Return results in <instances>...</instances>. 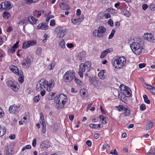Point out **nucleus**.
<instances>
[{
	"label": "nucleus",
	"instance_id": "5fc2aeb1",
	"mask_svg": "<svg viewBox=\"0 0 155 155\" xmlns=\"http://www.w3.org/2000/svg\"><path fill=\"white\" fill-rule=\"evenodd\" d=\"M104 16L107 19L110 18L111 17L109 13H106L104 15Z\"/></svg>",
	"mask_w": 155,
	"mask_h": 155
},
{
	"label": "nucleus",
	"instance_id": "6e6d98bb",
	"mask_svg": "<svg viewBox=\"0 0 155 155\" xmlns=\"http://www.w3.org/2000/svg\"><path fill=\"white\" fill-rule=\"evenodd\" d=\"M125 108V107L123 106L119 105L118 107V109L119 111H121L123 110H124Z\"/></svg>",
	"mask_w": 155,
	"mask_h": 155
},
{
	"label": "nucleus",
	"instance_id": "4be33fe9",
	"mask_svg": "<svg viewBox=\"0 0 155 155\" xmlns=\"http://www.w3.org/2000/svg\"><path fill=\"white\" fill-rule=\"evenodd\" d=\"M105 73V70H101L98 74V77L101 80H104L105 79V77L104 74Z\"/></svg>",
	"mask_w": 155,
	"mask_h": 155
},
{
	"label": "nucleus",
	"instance_id": "a18cd8bd",
	"mask_svg": "<svg viewBox=\"0 0 155 155\" xmlns=\"http://www.w3.org/2000/svg\"><path fill=\"white\" fill-rule=\"evenodd\" d=\"M108 24L111 27L113 26L114 23L113 20L111 19H109L108 21Z\"/></svg>",
	"mask_w": 155,
	"mask_h": 155
},
{
	"label": "nucleus",
	"instance_id": "864d4df0",
	"mask_svg": "<svg viewBox=\"0 0 155 155\" xmlns=\"http://www.w3.org/2000/svg\"><path fill=\"white\" fill-rule=\"evenodd\" d=\"M110 153L111 154H114L115 155H118V153L117 152H116V150L115 149L113 151V150H111L110 152Z\"/></svg>",
	"mask_w": 155,
	"mask_h": 155
},
{
	"label": "nucleus",
	"instance_id": "423d86ee",
	"mask_svg": "<svg viewBox=\"0 0 155 155\" xmlns=\"http://www.w3.org/2000/svg\"><path fill=\"white\" fill-rule=\"evenodd\" d=\"M91 63L89 61H87L84 63H81L79 65V70L78 73L81 78L83 77V73L86 70L89 68L91 67Z\"/></svg>",
	"mask_w": 155,
	"mask_h": 155
},
{
	"label": "nucleus",
	"instance_id": "f704fd0d",
	"mask_svg": "<svg viewBox=\"0 0 155 155\" xmlns=\"http://www.w3.org/2000/svg\"><path fill=\"white\" fill-rule=\"evenodd\" d=\"M41 99V96L39 94L35 96L33 99V101L35 103L38 102Z\"/></svg>",
	"mask_w": 155,
	"mask_h": 155
},
{
	"label": "nucleus",
	"instance_id": "f257e3e1",
	"mask_svg": "<svg viewBox=\"0 0 155 155\" xmlns=\"http://www.w3.org/2000/svg\"><path fill=\"white\" fill-rule=\"evenodd\" d=\"M54 84L53 80H51L48 82L44 79H42L37 83L36 89V91H39L46 88L47 91L50 92L52 89Z\"/></svg>",
	"mask_w": 155,
	"mask_h": 155
},
{
	"label": "nucleus",
	"instance_id": "4c0bfd02",
	"mask_svg": "<svg viewBox=\"0 0 155 155\" xmlns=\"http://www.w3.org/2000/svg\"><path fill=\"white\" fill-rule=\"evenodd\" d=\"M143 97L144 98V102L147 104H150V101L148 99L147 97V95L145 94L143 95Z\"/></svg>",
	"mask_w": 155,
	"mask_h": 155
},
{
	"label": "nucleus",
	"instance_id": "9d476101",
	"mask_svg": "<svg viewBox=\"0 0 155 155\" xmlns=\"http://www.w3.org/2000/svg\"><path fill=\"white\" fill-rule=\"evenodd\" d=\"M124 89L122 90V94H124L125 96L129 97L131 95V91L129 87L127 86H124Z\"/></svg>",
	"mask_w": 155,
	"mask_h": 155
},
{
	"label": "nucleus",
	"instance_id": "9b49d317",
	"mask_svg": "<svg viewBox=\"0 0 155 155\" xmlns=\"http://www.w3.org/2000/svg\"><path fill=\"white\" fill-rule=\"evenodd\" d=\"M40 123L42 125V132L43 133H45L46 132V126L44 121V115L43 113L42 112L40 114Z\"/></svg>",
	"mask_w": 155,
	"mask_h": 155
},
{
	"label": "nucleus",
	"instance_id": "6ab92c4d",
	"mask_svg": "<svg viewBox=\"0 0 155 155\" xmlns=\"http://www.w3.org/2000/svg\"><path fill=\"white\" fill-rule=\"evenodd\" d=\"M49 27L46 23H41L40 24L37 26L38 29L46 30L48 29Z\"/></svg>",
	"mask_w": 155,
	"mask_h": 155
},
{
	"label": "nucleus",
	"instance_id": "20e7f679",
	"mask_svg": "<svg viewBox=\"0 0 155 155\" xmlns=\"http://www.w3.org/2000/svg\"><path fill=\"white\" fill-rule=\"evenodd\" d=\"M106 29L103 26H100L97 29L94 31L93 34L95 37L101 38L106 34Z\"/></svg>",
	"mask_w": 155,
	"mask_h": 155
},
{
	"label": "nucleus",
	"instance_id": "bf43d9fd",
	"mask_svg": "<svg viewBox=\"0 0 155 155\" xmlns=\"http://www.w3.org/2000/svg\"><path fill=\"white\" fill-rule=\"evenodd\" d=\"M66 45L69 48H71L74 47L73 44L72 43H68Z\"/></svg>",
	"mask_w": 155,
	"mask_h": 155
},
{
	"label": "nucleus",
	"instance_id": "412c9836",
	"mask_svg": "<svg viewBox=\"0 0 155 155\" xmlns=\"http://www.w3.org/2000/svg\"><path fill=\"white\" fill-rule=\"evenodd\" d=\"M10 68L13 73L17 75H19L20 73H22L21 72H19L18 68L15 65L10 67Z\"/></svg>",
	"mask_w": 155,
	"mask_h": 155
},
{
	"label": "nucleus",
	"instance_id": "aec40b11",
	"mask_svg": "<svg viewBox=\"0 0 155 155\" xmlns=\"http://www.w3.org/2000/svg\"><path fill=\"white\" fill-rule=\"evenodd\" d=\"M28 20L30 23L32 25L35 24L38 20L32 16H29L28 18Z\"/></svg>",
	"mask_w": 155,
	"mask_h": 155
},
{
	"label": "nucleus",
	"instance_id": "338daca9",
	"mask_svg": "<svg viewBox=\"0 0 155 155\" xmlns=\"http://www.w3.org/2000/svg\"><path fill=\"white\" fill-rule=\"evenodd\" d=\"M115 25L116 28H118L120 26V23L118 21H116L115 22Z\"/></svg>",
	"mask_w": 155,
	"mask_h": 155
},
{
	"label": "nucleus",
	"instance_id": "a211bd4d",
	"mask_svg": "<svg viewBox=\"0 0 155 155\" xmlns=\"http://www.w3.org/2000/svg\"><path fill=\"white\" fill-rule=\"evenodd\" d=\"M113 51V49L112 48H110L107 50H104V51L102 52L100 56L101 58H104L107 54L109 53L112 52Z\"/></svg>",
	"mask_w": 155,
	"mask_h": 155
},
{
	"label": "nucleus",
	"instance_id": "dca6fc26",
	"mask_svg": "<svg viewBox=\"0 0 155 155\" xmlns=\"http://www.w3.org/2000/svg\"><path fill=\"white\" fill-rule=\"evenodd\" d=\"M3 9L8 10L12 8L11 2L9 1L5 2L2 3Z\"/></svg>",
	"mask_w": 155,
	"mask_h": 155
},
{
	"label": "nucleus",
	"instance_id": "ddd939ff",
	"mask_svg": "<svg viewBox=\"0 0 155 155\" xmlns=\"http://www.w3.org/2000/svg\"><path fill=\"white\" fill-rule=\"evenodd\" d=\"M58 98H59L60 101H61L62 104L61 106L63 107L66 102L67 101V96L64 94H61L58 96Z\"/></svg>",
	"mask_w": 155,
	"mask_h": 155
},
{
	"label": "nucleus",
	"instance_id": "680f3d73",
	"mask_svg": "<svg viewBox=\"0 0 155 155\" xmlns=\"http://www.w3.org/2000/svg\"><path fill=\"white\" fill-rule=\"evenodd\" d=\"M153 86L151 85H146V87L150 91L151 89H152V87Z\"/></svg>",
	"mask_w": 155,
	"mask_h": 155
},
{
	"label": "nucleus",
	"instance_id": "e2e57ef3",
	"mask_svg": "<svg viewBox=\"0 0 155 155\" xmlns=\"http://www.w3.org/2000/svg\"><path fill=\"white\" fill-rule=\"evenodd\" d=\"M150 8L151 10L154 11L155 10V5H151L150 6Z\"/></svg>",
	"mask_w": 155,
	"mask_h": 155
},
{
	"label": "nucleus",
	"instance_id": "6e6552de",
	"mask_svg": "<svg viewBox=\"0 0 155 155\" xmlns=\"http://www.w3.org/2000/svg\"><path fill=\"white\" fill-rule=\"evenodd\" d=\"M7 84L14 91H17L18 90V88L17 86L18 83L17 82H16L12 80H8L7 82Z\"/></svg>",
	"mask_w": 155,
	"mask_h": 155
},
{
	"label": "nucleus",
	"instance_id": "0e129e2a",
	"mask_svg": "<svg viewBox=\"0 0 155 155\" xmlns=\"http://www.w3.org/2000/svg\"><path fill=\"white\" fill-rule=\"evenodd\" d=\"M36 140L35 138L32 142V145L33 147H35L36 144Z\"/></svg>",
	"mask_w": 155,
	"mask_h": 155
},
{
	"label": "nucleus",
	"instance_id": "cd10ccee",
	"mask_svg": "<svg viewBox=\"0 0 155 155\" xmlns=\"http://www.w3.org/2000/svg\"><path fill=\"white\" fill-rule=\"evenodd\" d=\"M99 117L101 122L104 124H106L107 123V122L108 120V119L107 117H103L102 115L100 116Z\"/></svg>",
	"mask_w": 155,
	"mask_h": 155
},
{
	"label": "nucleus",
	"instance_id": "c85d7f7f",
	"mask_svg": "<svg viewBox=\"0 0 155 155\" xmlns=\"http://www.w3.org/2000/svg\"><path fill=\"white\" fill-rule=\"evenodd\" d=\"M6 131V128L5 127H2L0 126V136H3Z\"/></svg>",
	"mask_w": 155,
	"mask_h": 155
},
{
	"label": "nucleus",
	"instance_id": "8fccbe9b",
	"mask_svg": "<svg viewBox=\"0 0 155 155\" xmlns=\"http://www.w3.org/2000/svg\"><path fill=\"white\" fill-rule=\"evenodd\" d=\"M146 108V106L145 104H142L140 106V109L141 110H144Z\"/></svg>",
	"mask_w": 155,
	"mask_h": 155
},
{
	"label": "nucleus",
	"instance_id": "052dcab7",
	"mask_svg": "<svg viewBox=\"0 0 155 155\" xmlns=\"http://www.w3.org/2000/svg\"><path fill=\"white\" fill-rule=\"evenodd\" d=\"M150 91L152 94L155 95V87H152Z\"/></svg>",
	"mask_w": 155,
	"mask_h": 155
},
{
	"label": "nucleus",
	"instance_id": "f3484780",
	"mask_svg": "<svg viewBox=\"0 0 155 155\" xmlns=\"http://www.w3.org/2000/svg\"><path fill=\"white\" fill-rule=\"evenodd\" d=\"M14 153V151L11 146L10 145L8 146L6 150V154L7 155H12Z\"/></svg>",
	"mask_w": 155,
	"mask_h": 155
},
{
	"label": "nucleus",
	"instance_id": "09e8293b",
	"mask_svg": "<svg viewBox=\"0 0 155 155\" xmlns=\"http://www.w3.org/2000/svg\"><path fill=\"white\" fill-rule=\"evenodd\" d=\"M55 25V22L54 19H52L50 21V25L54 26Z\"/></svg>",
	"mask_w": 155,
	"mask_h": 155
},
{
	"label": "nucleus",
	"instance_id": "13d9d810",
	"mask_svg": "<svg viewBox=\"0 0 155 155\" xmlns=\"http://www.w3.org/2000/svg\"><path fill=\"white\" fill-rule=\"evenodd\" d=\"M148 7V6L146 4H144L142 5V8L144 10H145Z\"/></svg>",
	"mask_w": 155,
	"mask_h": 155
},
{
	"label": "nucleus",
	"instance_id": "a19ab883",
	"mask_svg": "<svg viewBox=\"0 0 155 155\" xmlns=\"http://www.w3.org/2000/svg\"><path fill=\"white\" fill-rule=\"evenodd\" d=\"M30 46L28 41L25 42L23 45V48L26 49Z\"/></svg>",
	"mask_w": 155,
	"mask_h": 155
},
{
	"label": "nucleus",
	"instance_id": "393cba45",
	"mask_svg": "<svg viewBox=\"0 0 155 155\" xmlns=\"http://www.w3.org/2000/svg\"><path fill=\"white\" fill-rule=\"evenodd\" d=\"M59 4L60 7L63 10H67L70 8V6L64 3L61 2Z\"/></svg>",
	"mask_w": 155,
	"mask_h": 155
},
{
	"label": "nucleus",
	"instance_id": "774afa93",
	"mask_svg": "<svg viewBox=\"0 0 155 155\" xmlns=\"http://www.w3.org/2000/svg\"><path fill=\"white\" fill-rule=\"evenodd\" d=\"M146 155H155V152H149L147 153Z\"/></svg>",
	"mask_w": 155,
	"mask_h": 155
},
{
	"label": "nucleus",
	"instance_id": "603ef678",
	"mask_svg": "<svg viewBox=\"0 0 155 155\" xmlns=\"http://www.w3.org/2000/svg\"><path fill=\"white\" fill-rule=\"evenodd\" d=\"M55 103L57 104H58V105L60 106L61 104V102L59 98H58V96L57 97V99L55 100Z\"/></svg>",
	"mask_w": 155,
	"mask_h": 155
},
{
	"label": "nucleus",
	"instance_id": "72a5a7b5",
	"mask_svg": "<svg viewBox=\"0 0 155 155\" xmlns=\"http://www.w3.org/2000/svg\"><path fill=\"white\" fill-rule=\"evenodd\" d=\"M59 45L60 47L61 48H64L65 47V42L64 39H62L60 41Z\"/></svg>",
	"mask_w": 155,
	"mask_h": 155
},
{
	"label": "nucleus",
	"instance_id": "3c124183",
	"mask_svg": "<svg viewBox=\"0 0 155 155\" xmlns=\"http://www.w3.org/2000/svg\"><path fill=\"white\" fill-rule=\"evenodd\" d=\"M4 115V113L2 108L0 107V117H2Z\"/></svg>",
	"mask_w": 155,
	"mask_h": 155
},
{
	"label": "nucleus",
	"instance_id": "c03bdc74",
	"mask_svg": "<svg viewBox=\"0 0 155 155\" xmlns=\"http://www.w3.org/2000/svg\"><path fill=\"white\" fill-rule=\"evenodd\" d=\"M25 3L27 4H31L32 3H34L36 2L33 0H25Z\"/></svg>",
	"mask_w": 155,
	"mask_h": 155
},
{
	"label": "nucleus",
	"instance_id": "39448f33",
	"mask_svg": "<svg viewBox=\"0 0 155 155\" xmlns=\"http://www.w3.org/2000/svg\"><path fill=\"white\" fill-rule=\"evenodd\" d=\"M75 73L73 71H67L64 74L63 79L66 82L70 83L74 79Z\"/></svg>",
	"mask_w": 155,
	"mask_h": 155
},
{
	"label": "nucleus",
	"instance_id": "69168bd1",
	"mask_svg": "<svg viewBox=\"0 0 155 155\" xmlns=\"http://www.w3.org/2000/svg\"><path fill=\"white\" fill-rule=\"evenodd\" d=\"M87 144L89 147H91V142L89 140H87L86 142Z\"/></svg>",
	"mask_w": 155,
	"mask_h": 155
},
{
	"label": "nucleus",
	"instance_id": "2eb2a0df",
	"mask_svg": "<svg viewBox=\"0 0 155 155\" xmlns=\"http://www.w3.org/2000/svg\"><path fill=\"white\" fill-rule=\"evenodd\" d=\"M18 107L14 104L10 106L9 108V111L10 113L16 114V112L18 111Z\"/></svg>",
	"mask_w": 155,
	"mask_h": 155
},
{
	"label": "nucleus",
	"instance_id": "0eeeda50",
	"mask_svg": "<svg viewBox=\"0 0 155 155\" xmlns=\"http://www.w3.org/2000/svg\"><path fill=\"white\" fill-rule=\"evenodd\" d=\"M89 81L91 84L93 85L95 88L99 89L101 87L102 81H100L97 77H90L89 78Z\"/></svg>",
	"mask_w": 155,
	"mask_h": 155
},
{
	"label": "nucleus",
	"instance_id": "37998d69",
	"mask_svg": "<svg viewBox=\"0 0 155 155\" xmlns=\"http://www.w3.org/2000/svg\"><path fill=\"white\" fill-rule=\"evenodd\" d=\"M108 12L111 14H114L116 13L115 10L112 8H108Z\"/></svg>",
	"mask_w": 155,
	"mask_h": 155
},
{
	"label": "nucleus",
	"instance_id": "a878e982",
	"mask_svg": "<svg viewBox=\"0 0 155 155\" xmlns=\"http://www.w3.org/2000/svg\"><path fill=\"white\" fill-rule=\"evenodd\" d=\"M56 94L54 93H49L47 96V98L49 100H51L54 99L56 97Z\"/></svg>",
	"mask_w": 155,
	"mask_h": 155
},
{
	"label": "nucleus",
	"instance_id": "7ed1b4c3",
	"mask_svg": "<svg viewBox=\"0 0 155 155\" xmlns=\"http://www.w3.org/2000/svg\"><path fill=\"white\" fill-rule=\"evenodd\" d=\"M127 60L123 56H116L112 64L115 68L118 67L119 68H122L126 63Z\"/></svg>",
	"mask_w": 155,
	"mask_h": 155
},
{
	"label": "nucleus",
	"instance_id": "e433bc0d",
	"mask_svg": "<svg viewBox=\"0 0 155 155\" xmlns=\"http://www.w3.org/2000/svg\"><path fill=\"white\" fill-rule=\"evenodd\" d=\"M10 16V14L9 13L7 12H4L3 14V17L4 18H8Z\"/></svg>",
	"mask_w": 155,
	"mask_h": 155
},
{
	"label": "nucleus",
	"instance_id": "b1692460",
	"mask_svg": "<svg viewBox=\"0 0 155 155\" xmlns=\"http://www.w3.org/2000/svg\"><path fill=\"white\" fill-rule=\"evenodd\" d=\"M153 126V123L151 121L148 120L145 126V129L147 130L151 129Z\"/></svg>",
	"mask_w": 155,
	"mask_h": 155
},
{
	"label": "nucleus",
	"instance_id": "c756f323",
	"mask_svg": "<svg viewBox=\"0 0 155 155\" xmlns=\"http://www.w3.org/2000/svg\"><path fill=\"white\" fill-rule=\"evenodd\" d=\"M42 48L40 47H38L35 51V54L38 56H40L42 53Z\"/></svg>",
	"mask_w": 155,
	"mask_h": 155
},
{
	"label": "nucleus",
	"instance_id": "f8f14e48",
	"mask_svg": "<svg viewBox=\"0 0 155 155\" xmlns=\"http://www.w3.org/2000/svg\"><path fill=\"white\" fill-rule=\"evenodd\" d=\"M31 65V60L30 58H27L24 60L22 62V66L24 68H28Z\"/></svg>",
	"mask_w": 155,
	"mask_h": 155
},
{
	"label": "nucleus",
	"instance_id": "473e14b6",
	"mask_svg": "<svg viewBox=\"0 0 155 155\" xmlns=\"http://www.w3.org/2000/svg\"><path fill=\"white\" fill-rule=\"evenodd\" d=\"M22 72L20 73L18 75L19 76V77L18 78V80L19 82L21 83H22L24 81V76L22 74Z\"/></svg>",
	"mask_w": 155,
	"mask_h": 155
},
{
	"label": "nucleus",
	"instance_id": "79ce46f5",
	"mask_svg": "<svg viewBox=\"0 0 155 155\" xmlns=\"http://www.w3.org/2000/svg\"><path fill=\"white\" fill-rule=\"evenodd\" d=\"M124 113L125 114L126 116H128L129 114V110L126 107L124 108Z\"/></svg>",
	"mask_w": 155,
	"mask_h": 155
},
{
	"label": "nucleus",
	"instance_id": "2f4dec72",
	"mask_svg": "<svg viewBox=\"0 0 155 155\" xmlns=\"http://www.w3.org/2000/svg\"><path fill=\"white\" fill-rule=\"evenodd\" d=\"M74 79L77 84V86L78 87H81L82 85V83L81 81L80 80L77 78L76 77Z\"/></svg>",
	"mask_w": 155,
	"mask_h": 155
},
{
	"label": "nucleus",
	"instance_id": "ea45409f",
	"mask_svg": "<svg viewBox=\"0 0 155 155\" xmlns=\"http://www.w3.org/2000/svg\"><path fill=\"white\" fill-rule=\"evenodd\" d=\"M115 31L114 29L112 30L111 32L109 35L108 38L109 39H111L114 35Z\"/></svg>",
	"mask_w": 155,
	"mask_h": 155
},
{
	"label": "nucleus",
	"instance_id": "4468645a",
	"mask_svg": "<svg viewBox=\"0 0 155 155\" xmlns=\"http://www.w3.org/2000/svg\"><path fill=\"white\" fill-rule=\"evenodd\" d=\"M144 38L145 39H146L147 40L151 42H154L155 41L154 37L151 33H147L145 34Z\"/></svg>",
	"mask_w": 155,
	"mask_h": 155
},
{
	"label": "nucleus",
	"instance_id": "7c9ffc66",
	"mask_svg": "<svg viewBox=\"0 0 155 155\" xmlns=\"http://www.w3.org/2000/svg\"><path fill=\"white\" fill-rule=\"evenodd\" d=\"M85 52H80L78 54V58L79 60H81L84 58L85 56Z\"/></svg>",
	"mask_w": 155,
	"mask_h": 155
},
{
	"label": "nucleus",
	"instance_id": "de8ad7c7",
	"mask_svg": "<svg viewBox=\"0 0 155 155\" xmlns=\"http://www.w3.org/2000/svg\"><path fill=\"white\" fill-rule=\"evenodd\" d=\"M28 42L30 46L32 45H35L36 44V41H31Z\"/></svg>",
	"mask_w": 155,
	"mask_h": 155
},
{
	"label": "nucleus",
	"instance_id": "58836bf2",
	"mask_svg": "<svg viewBox=\"0 0 155 155\" xmlns=\"http://www.w3.org/2000/svg\"><path fill=\"white\" fill-rule=\"evenodd\" d=\"M71 22L74 24H75L76 23L79 24L81 22L79 20V19L78 18L72 19Z\"/></svg>",
	"mask_w": 155,
	"mask_h": 155
},
{
	"label": "nucleus",
	"instance_id": "4d7b16f0",
	"mask_svg": "<svg viewBox=\"0 0 155 155\" xmlns=\"http://www.w3.org/2000/svg\"><path fill=\"white\" fill-rule=\"evenodd\" d=\"M146 65V64L145 63H142L139 64L138 65L139 67L140 68H143Z\"/></svg>",
	"mask_w": 155,
	"mask_h": 155
},
{
	"label": "nucleus",
	"instance_id": "bb28decb",
	"mask_svg": "<svg viewBox=\"0 0 155 155\" xmlns=\"http://www.w3.org/2000/svg\"><path fill=\"white\" fill-rule=\"evenodd\" d=\"M90 127L92 128H102L103 127L102 124H91L89 125Z\"/></svg>",
	"mask_w": 155,
	"mask_h": 155
},
{
	"label": "nucleus",
	"instance_id": "c9c22d12",
	"mask_svg": "<svg viewBox=\"0 0 155 155\" xmlns=\"http://www.w3.org/2000/svg\"><path fill=\"white\" fill-rule=\"evenodd\" d=\"M87 92L86 90L84 89H81L80 91V94L81 96H84L85 95L86 93Z\"/></svg>",
	"mask_w": 155,
	"mask_h": 155
},
{
	"label": "nucleus",
	"instance_id": "5701e85b",
	"mask_svg": "<svg viewBox=\"0 0 155 155\" xmlns=\"http://www.w3.org/2000/svg\"><path fill=\"white\" fill-rule=\"evenodd\" d=\"M44 11L41 10L40 11L35 10L33 12V15L35 17H38L40 16L42 13H43Z\"/></svg>",
	"mask_w": 155,
	"mask_h": 155
},
{
	"label": "nucleus",
	"instance_id": "1a4fd4ad",
	"mask_svg": "<svg viewBox=\"0 0 155 155\" xmlns=\"http://www.w3.org/2000/svg\"><path fill=\"white\" fill-rule=\"evenodd\" d=\"M56 31L58 32L59 38L63 37L65 35L67 31V30L61 26H58L57 27L56 29Z\"/></svg>",
	"mask_w": 155,
	"mask_h": 155
},
{
	"label": "nucleus",
	"instance_id": "f03ea898",
	"mask_svg": "<svg viewBox=\"0 0 155 155\" xmlns=\"http://www.w3.org/2000/svg\"><path fill=\"white\" fill-rule=\"evenodd\" d=\"M143 46V42L141 41L134 42L130 45L132 51L136 55H139L141 53Z\"/></svg>",
	"mask_w": 155,
	"mask_h": 155
},
{
	"label": "nucleus",
	"instance_id": "49530a36",
	"mask_svg": "<svg viewBox=\"0 0 155 155\" xmlns=\"http://www.w3.org/2000/svg\"><path fill=\"white\" fill-rule=\"evenodd\" d=\"M54 64V63L53 62L48 65V67L50 70H52L54 68L55 65Z\"/></svg>",
	"mask_w": 155,
	"mask_h": 155
}]
</instances>
